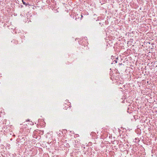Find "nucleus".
I'll return each mask as SVG.
<instances>
[{
  "label": "nucleus",
  "mask_w": 157,
  "mask_h": 157,
  "mask_svg": "<svg viewBox=\"0 0 157 157\" xmlns=\"http://www.w3.org/2000/svg\"><path fill=\"white\" fill-rule=\"evenodd\" d=\"M81 17H82L83 16H82V15H81Z\"/></svg>",
  "instance_id": "obj_3"
},
{
  "label": "nucleus",
  "mask_w": 157,
  "mask_h": 157,
  "mask_svg": "<svg viewBox=\"0 0 157 157\" xmlns=\"http://www.w3.org/2000/svg\"><path fill=\"white\" fill-rule=\"evenodd\" d=\"M22 2L23 4L24 5H25L26 6H27L28 5H29L28 4L26 3L25 2H24L23 0H22Z\"/></svg>",
  "instance_id": "obj_1"
},
{
  "label": "nucleus",
  "mask_w": 157,
  "mask_h": 157,
  "mask_svg": "<svg viewBox=\"0 0 157 157\" xmlns=\"http://www.w3.org/2000/svg\"><path fill=\"white\" fill-rule=\"evenodd\" d=\"M115 61L116 63H117V61H115Z\"/></svg>",
  "instance_id": "obj_2"
}]
</instances>
